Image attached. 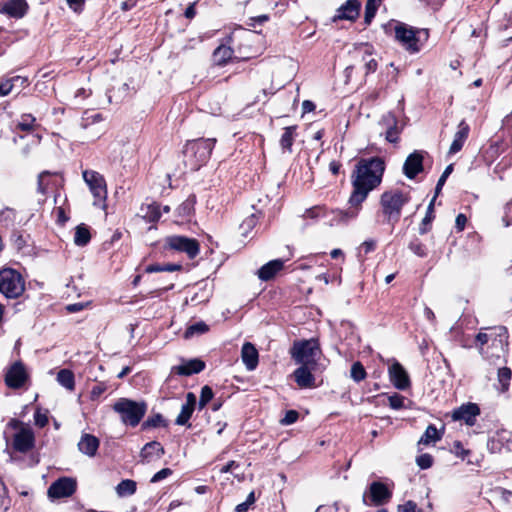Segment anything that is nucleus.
Returning <instances> with one entry per match:
<instances>
[{
	"label": "nucleus",
	"instance_id": "13d9d810",
	"mask_svg": "<svg viewBox=\"0 0 512 512\" xmlns=\"http://www.w3.org/2000/svg\"><path fill=\"white\" fill-rule=\"evenodd\" d=\"M323 210L324 209L322 207L315 206V207H312L310 209H307L305 211L304 216L307 217V218H311V219L318 218V217H320L322 215Z\"/></svg>",
	"mask_w": 512,
	"mask_h": 512
},
{
	"label": "nucleus",
	"instance_id": "423d86ee",
	"mask_svg": "<svg viewBox=\"0 0 512 512\" xmlns=\"http://www.w3.org/2000/svg\"><path fill=\"white\" fill-rule=\"evenodd\" d=\"M428 37L427 29H417L400 22L395 26L396 40L410 53L419 52Z\"/></svg>",
	"mask_w": 512,
	"mask_h": 512
},
{
	"label": "nucleus",
	"instance_id": "72a5a7b5",
	"mask_svg": "<svg viewBox=\"0 0 512 512\" xmlns=\"http://www.w3.org/2000/svg\"><path fill=\"white\" fill-rule=\"evenodd\" d=\"M137 484L134 480L124 479L116 486L119 497L131 496L136 492Z\"/></svg>",
	"mask_w": 512,
	"mask_h": 512
},
{
	"label": "nucleus",
	"instance_id": "6ab92c4d",
	"mask_svg": "<svg viewBox=\"0 0 512 512\" xmlns=\"http://www.w3.org/2000/svg\"><path fill=\"white\" fill-rule=\"evenodd\" d=\"M380 124L386 127L385 139L390 143H397L401 129L398 126V119L392 112H388L382 116Z\"/></svg>",
	"mask_w": 512,
	"mask_h": 512
},
{
	"label": "nucleus",
	"instance_id": "e433bc0d",
	"mask_svg": "<svg viewBox=\"0 0 512 512\" xmlns=\"http://www.w3.org/2000/svg\"><path fill=\"white\" fill-rule=\"evenodd\" d=\"M167 427L168 423L167 420L163 417L162 414L157 413L152 416H149L143 423H142V429H150V428H157V427Z\"/></svg>",
	"mask_w": 512,
	"mask_h": 512
},
{
	"label": "nucleus",
	"instance_id": "0eeeda50",
	"mask_svg": "<svg viewBox=\"0 0 512 512\" xmlns=\"http://www.w3.org/2000/svg\"><path fill=\"white\" fill-rule=\"evenodd\" d=\"M25 291V280L20 272L12 268L0 270V293L6 298H18Z\"/></svg>",
	"mask_w": 512,
	"mask_h": 512
},
{
	"label": "nucleus",
	"instance_id": "393cba45",
	"mask_svg": "<svg viewBox=\"0 0 512 512\" xmlns=\"http://www.w3.org/2000/svg\"><path fill=\"white\" fill-rule=\"evenodd\" d=\"M99 445L100 441L96 436L85 433L78 442V449L83 454L93 457L96 455Z\"/></svg>",
	"mask_w": 512,
	"mask_h": 512
},
{
	"label": "nucleus",
	"instance_id": "39448f33",
	"mask_svg": "<svg viewBox=\"0 0 512 512\" xmlns=\"http://www.w3.org/2000/svg\"><path fill=\"white\" fill-rule=\"evenodd\" d=\"M112 408L114 412L119 414L123 424L136 427L146 414L147 404L144 401L120 398L114 403Z\"/></svg>",
	"mask_w": 512,
	"mask_h": 512
},
{
	"label": "nucleus",
	"instance_id": "a211bd4d",
	"mask_svg": "<svg viewBox=\"0 0 512 512\" xmlns=\"http://www.w3.org/2000/svg\"><path fill=\"white\" fill-rule=\"evenodd\" d=\"M318 366L300 365L294 372L293 377L300 388L315 387V377L313 372Z\"/></svg>",
	"mask_w": 512,
	"mask_h": 512
},
{
	"label": "nucleus",
	"instance_id": "412c9836",
	"mask_svg": "<svg viewBox=\"0 0 512 512\" xmlns=\"http://www.w3.org/2000/svg\"><path fill=\"white\" fill-rule=\"evenodd\" d=\"M241 358L248 371L256 369L259 362V354L255 346L250 342H245L241 349Z\"/></svg>",
	"mask_w": 512,
	"mask_h": 512
},
{
	"label": "nucleus",
	"instance_id": "5fc2aeb1",
	"mask_svg": "<svg viewBox=\"0 0 512 512\" xmlns=\"http://www.w3.org/2000/svg\"><path fill=\"white\" fill-rule=\"evenodd\" d=\"M106 389L107 387L104 383H99L93 386L90 392L91 400H96L97 398H99L106 391Z\"/></svg>",
	"mask_w": 512,
	"mask_h": 512
},
{
	"label": "nucleus",
	"instance_id": "37998d69",
	"mask_svg": "<svg viewBox=\"0 0 512 512\" xmlns=\"http://www.w3.org/2000/svg\"><path fill=\"white\" fill-rule=\"evenodd\" d=\"M209 330V327L208 325L203 322V321H200V322H196L192 325H190L186 331H185V338H189L191 336H193L194 334H203L205 332H207Z\"/></svg>",
	"mask_w": 512,
	"mask_h": 512
},
{
	"label": "nucleus",
	"instance_id": "4d7b16f0",
	"mask_svg": "<svg viewBox=\"0 0 512 512\" xmlns=\"http://www.w3.org/2000/svg\"><path fill=\"white\" fill-rule=\"evenodd\" d=\"M376 249V241L373 239L365 240L360 246V252L364 251V254H368Z\"/></svg>",
	"mask_w": 512,
	"mask_h": 512
},
{
	"label": "nucleus",
	"instance_id": "1a4fd4ad",
	"mask_svg": "<svg viewBox=\"0 0 512 512\" xmlns=\"http://www.w3.org/2000/svg\"><path fill=\"white\" fill-rule=\"evenodd\" d=\"M392 491L386 484L380 481H374L369 486V493H364L362 501L366 506H381L390 501Z\"/></svg>",
	"mask_w": 512,
	"mask_h": 512
},
{
	"label": "nucleus",
	"instance_id": "2f4dec72",
	"mask_svg": "<svg viewBox=\"0 0 512 512\" xmlns=\"http://www.w3.org/2000/svg\"><path fill=\"white\" fill-rule=\"evenodd\" d=\"M57 381L61 386L69 391H73L75 389V377L73 372L69 369H61L57 373Z\"/></svg>",
	"mask_w": 512,
	"mask_h": 512
},
{
	"label": "nucleus",
	"instance_id": "8fccbe9b",
	"mask_svg": "<svg viewBox=\"0 0 512 512\" xmlns=\"http://www.w3.org/2000/svg\"><path fill=\"white\" fill-rule=\"evenodd\" d=\"M416 463L420 469H428L433 465V457L428 453L421 454L416 458Z\"/></svg>",
	"mask_w": 512,
	"mask_h": 512
},
{
	"label": "nucleus",
	"instance_id": "58836bf2",
	"mask_svg": "<svg viewBox=\"0 0 512 512\" xmlns=\"http://www.w3.org/2000/svg\"><path fill=\"white\" fill-rule=\"evenodd\" d=\"M511 369L508 367H502L498 370V381L501 385V391L505 392L509 388V383L511 380Z\"/></svg>",
	"mask_w": 512,
	"mask_h": 512
},
{
	"label": "nucleus",
	"instance_id": "0e129e2a",
	"mask_svg": "<svg viewBox=\"0 0 512 512\" xmlns=\"http://www.w3.org/2000/svg\"><path fill=\"white\" fill-rule=\"evenodd\" d=\"M48 175H50L49 171H43V172H41L38 175V181H37V184H38L37 190H38V192L45 193V187H44V184H43V179H44L45 176H48Z\"/></svg>",
	"mask_w": 512,
	"mask_h": 512
},
{
	"label": "nucleus",
	"instance_id": "f257e3e1",
	"mask_svg": "<svg viewBox=\"0 0 512 512\" xmlns=\"http://www.w3.org/2000/svg\"><path fill=\"white\" fill-rule=\"evenodd\" d=\"M385 163L380 157L362 158L352 173L353 191L349 204L354 208L351 211H340L341 220L355 218L360 205L366 200L368 194L378 187L382 181Z\"/></svg>",
	"mask_w": 512,
	"mask_h": 512
},
{
	"label": "nucleus",
	"instance_id": "c756f323",
	"mask_svg": "<svg viewBox=\"0 0 512 512\" xmlns=\"http://www.w3.org/2000/svg\"><path fill=\"white\" fill-rule=\"evenodd\" d=\"M297 126H288L283 129V134L280 138V146L285 152H292V145L295 138Z\"/></svg>",
	"mask_w": 512,
	"mask_h": 512
},
{
	"label": "nucleus",
	"instance_id": "3c124183",
	"mask_svg": "<svg viewBox=\"0 0 512 512\" xmlns=\"http://www.w3.org/2000/svg\"><path fill=\"white\" fill-rule=\"evenodd\" d=\"M18 80H20L19 76L0 82V96L8 95L12 91L13 82Z\"/></svg>",
	"mask_w": 512,
	"mask_h": 512
},
{
	"label": "nucleus",
	"instance_id": "c9c22d12",
	"mask_svg": "<svg viewBox=\"0 0 512 512\" xmlns=\"http://www.w3.org/2000/svg\"><path fill=\"white\" fill-rule=\"evenodd\" d=\"M435 200L436 198L433 197L432 200L430 201L428 207H427V211H426V214H425V217L423 218L420 226H419V233L421 235H424L426 234L429 230H430V224L431 222L433 221L434 219V203H435Z\"/></svg>",
	"mask_w": 512,
	"mask_h": 512
},
{
	"label": "nucleus",
	"instance_id": "09e8293b",
	"mask_svg": "<svg viewBox=\"0 0 512 512\" xmlns=\"http://www.w3.org/2000/svg\"><path fill=\"white\" fill-rule=\"evenodd\" d=\"M16 218V212L14 209L6 208L0 212V222L4 221L6 226L12 225Z\"/></svg>",
	"mask_w": 512,
	"mask_h": 512
},
{
	"label": "nucleus",
	"instance_id": "6e6552de",
	"mask_svg": "<svg viewBox=\"0 0 512 512\" xmlns=\"http://www.w3.org/2000/svg\"><path fill=\"white\" fill-rule=\"evenodd\" d=\"M164 247L186 253L189 259H194L200 252V245L196 239L181 235L166 237Z\"/></svg>",
	"mask_w": 512,
	"mask_h": 512
},
{
	"label": "nucleus",
	"instance_id": "9d476101",
	"mask_svg": "<svg viewBox=\"0 0 512 512\" xmlns=\"http://www.w3.org/2000/svg\"><path fill=\"white\" fill-rule=\"evenodd\" d=\"M82 175L85 183L88 185L95 198V203L97 201H104L107 197V188L104 177L93 170H84Z\"/></svg>",
	"mask_w": 512,
	"mask_h": 512
},
{
	"label": "nucleus",
	"instance_id": "20e7f679",
	"mask_svg": "<svg viewBox=\"0 0 512 512\" xmlns=\"http://www.w3.org/2000/svg\"><path fill=\"white\" fill-rule=\"evenodd\" d=\"M321 354L320 344L316 338L296 340L290 348L291 358L299 365L318 366Z\"/></svg>",
	"mask_w": 512,
	"mask_h": 512
},
{
	"label": "nucleus",
	"instance_id": "338daca9",
	"mask_svg": "<svg viewBox=\"0 0 512 512\" xmlns=\"http://www.w3.org/2000/svg\"><path fill=\"white\" fill-rule=\"evenodd\" d=\"M147 273L163 272V264H150L145 268Z\"/></svg>",
	"mask_w": 512,
	"mask_h": 512
},
{
	"label": "nucleus",
	"instance_id": "a18cd8bd",
	"mask_svg": "<svg viewBox=\"0 0 512 512\" xmlns=\"http://www.w3.org/2000/svg\"><path fill=\"white\" fill-rule=\"evenodd\" d=\"M453 171V164H450L448 165L445 170L443 171L442 175L440 176V178L438 179V182L436 184V187H435V195L434 197L436 198L439 193L441 192L447 178L449 177V175L452 173Z\"/></svg>",
	"mask_w": 512,
	"mask_h": 512
},
{
	"label": "nucleus",
	"instance_id": "4c0bfd02",
	"mask_svg": "<svg viewBox=\"0 0 512 512\" xmlns=\"http://www.w3.org/2000/svg\"><path fill=\"white\" fill-rule=\"evenodd\" d=\"M380 4L381 0H367L364 13V23L366 25H369L372 22Z\"/></svg>",
	"mask_w": 512,
	"mask_h": 512
},
{
	"label": "nucleus",
	"instance_id": "6e6d98bb",
	"mask_svg": "<svg viewBox=\"0 0 512 512\" xmlns=\"http://www.w3.org/2000/svg\"><path fill=\"white\" fill-rule=\"evenodd\" d=\"M34 421L38 427L43 428L48 423V417L45 413H42L40 410H37L34 414Z\"/></svg>",
	"mask_w": 512,
	"mask_h": 512
},
{
	"label": "nucleus",
	"instance_id": "69168bd1",
	"mask_svg": "<svg viewBox=\"0 0 512 512\" xmlns=\"http://www.w3.org/2000/svg\"><path fill=\"white\" fill-rule=\"evenodd\" d=\"M455 453L460 456L462 459L465 458L466 455L469 454L468 450H465L460 442H456L454 445Z\"/></svg>",
	"mask_w": 512,
	"mask_h": 512
},
{
	"label": "nucleus",
	"instance_id": "2eb2a0df",
	"mask_svg": "<svg viewBox=\"0 0 512 512\" xmlns=\"http://www.w3.org/2000/svg\"><path fill=\"white\" fill-rule=\"evenodd\" d=\"M35 436L31 428L21 427V429L14 435L13 448L17 452L27 453L34 448Z\"/></svg>",
	"mask_w": 512,
	"mask_h": 512
},
{
	"label": "nucleus",
	"instance_id": "bf43d9fd",
	"mask_svg": "<svg viewBox=\"0 0 512 512\" xmlns=\"http://www.w3.org/2000/svg\"><path fill=\"white\" fill-rule=\"evenodd\" d=\"M69 8L74 12L80 13L83 10L85 0H66Z\"/></svg>",
	"mask_w": 512,
	"mask_h": 512
},
{
	"label": "nucleus",
	"instance_id": "f8f14e48",
	"mask_svg": "<svg viewBox=\"0 0 512 512\" xmlns=\"http://www.w3.org/2000/svg\"><path fill=\"white\" fill-rule=\"evenodd\" d=\"M28 373L21 361L14 362L5 374V384L12 389H19L28 380Z\"/></svg>",
	"mask_w": 512,
	"mask_h": 512
},
{
	"label": "nucleus",
	"instance_id": "c03bdc74",
	"mask_svg": "<svg viewBox=\"0 0 512 512\" xmlns=\"http://www.w3.org/2000/svg\"><path fill=\"white\" fill-rule=\"evenodd\" d=\"M350 375L355 382H360L366 378L367 373L364 366L357 361L352 364Z\"/></svg>",
	"mask_w": 512,
	"mask_h": 512
},
{
	"label": "nucleus",
	"instance_id": "bb28decb",
	"mask_svg": "<svg viewBox=\"0 0 512 512\" xmlns=\"http://www.w3.org/2000/svg\"><path fill=\"white\" fill-rule=\"evenodd\" d=\"M140 213L145 221L155 223L161 217L160 205L157 202L144 204L140 208Z\"/></svg>",
	"mask_w": 512,
	"mask_h": 512
},
{
	"label": "nucleus",
	"instance_id": "cd10ccee",
	"mask_svg": "<svg viewBox=\"0 0 512 512\" xmlns=\"http://www.w3.org/2000/svg\"><path fill=\"white\" fill-rule=\"evenodd\" d=\"M154 454L160 459L165 454L164 447L157 441L146 443L141 451V457L149 461Z\"/></svg>",
	"mask_w": 512,
	"mask_h": 512
},
{
	"label": "nucleus",
	"instance_id": "de8ad7c7",
	"mask_svg": "<svg viewBox=\"0 0 512 512\" xmlns=\"http://www.w3.org/2000/svg\"><path fill=\"white\" fill-rule=\"evenodd\" d=\"M35 120V117L31 114H24L22 115L17 127L22 131H30L33 128Z\"/></svg>",
	"mask_w": 512,
	"mask_h": 512
},
{
	"label": "nucleus",
	"instance_id": "ea45409f",
	"mask_svg": "<svg viewBox=\"0 0 512 512\" xmlns=\"http://www.w3.org/2000/svg\"><path fill=\"white\" fill-rule=\"evenodd\" d=\"M505 447L504 439L499 436H492L488 439L487 448L491 453H500Z\"/></svg>",
	"mask_w": 512,
	"mask_h": 512
},
{
	"label": "nucleus",
	"instance_id": "c85d7f7f",
	"mask_svg": "<svg viewBox=\"0 0 512 512\" xmlns=\"http://www.w3.org/2000/svg\"><path fill=\"white\" fill-rule=\"evenodd\" d=\"M233 54L234 51L229 46L220 45L213 52V62L218 66H223L232 59Z\"/></svg>",
	"mask_w": 512,
	"mask_h": 512
},
{
	"label": "nucleus",
	"instance_id": "ddd939ff",
	"mask_svg": "<svg viewBox=\"0 0 512 512\" xmlns=\"http://www.w3.org/2000/svg\"><path fill=\"white\" fill-rule=\"evenodd\" d=\"M424 154H426V152L415 150L407 156L403 164V174L408 179H414L419 173L423 171Z\"/></svg>",
	"mask_w": 512,
	"mask_h": 512
},
{
	"label": "nucleus",
	"instance_id": "774afa93",
	"mask_svg": "<svg viewBox=\"0 0 512 512\" xmlns=\"http://www.w3.org/2000/svg\"><path fill=\"white\" fill-rule=\"evenodd\" d=\"M239 467V464L236 462V461H229L226 465H224L221 469H220V473H228L230 472L233 468H237Z\"/></svg>",
	"mask_w": 512,
	"mask_h": 512
},
{
	"label": "nucleus",
	"instance_id": "4468645a",
	"mask_svg": "<svg viewBox=\"0 0 512 512\" xmlns=\"http://www.w3.org/2000/svg\"><path fill=\"white\" fill-rule=\"evenodd\" d=\"M479 415V406L476 403L469 402L455 409L452 413V419L454 421H464L466 425L473 426Z\"/></svg>",
	"mask_w": 512,
	"mask_h": 512
},
{
	"label": "nucleus",
	"instance_id": "a19ab883",
	"mask_svg": "<svg viewBox=\"0 0 512 512\" xmlns=\"http://www.w3.org/2000/svg\"><path fill=\"white\" fill-rule=\"evenodd\" d=\"M408 248L418 257L424 258L428 255L427 247L418 238L411 240Z\"/></svg>",
	"mask_w": 512,
	"mask_h": 512
},
{
	"label": "nucleus",
	"instance_id": "f704fd0d",
	"mask_svg": "<svg viewBox=\"0 0 512 512\" xmlns=\"http://www.w3.org/2000/svg\"><path fill=\"white\" fill-rule=\"evenodd\" d=\"M90 239L91 235L88 227L84 224L78 225L74 235V243L79 247H83L90 242Z\"/></svg>",
	"mask_w": 512,
	"mask_h": 512
},
{
	"label": "nucleus",
	"instance_id": "dca6fc26",
	"mask_svg": "<svg viewBox=\"0 0 512 512\" xmlns=\"http://www.w3.org/2000/svg\"><path fill=\"white\" fill-rule=\"evenodd\" d=\"M389 379L398 390H406L410 387L411 382L407 371L398 362L395 361L388 369Z\"/></svg>",
	"mask_w": 512,
	"mask_h": 512
},
{
	"label": "nucleus",
	"instance_id": "4be33fe9",
	"mask_svg": "<svg viewBox=\"0 0 512 512\" xmlns=\"http://www.w3.org/2000/svg\"><path fill=\"white\" fill-rule=\"evenodd\" d=\"M196 403V396L194 393L189 392L186 395V402L182 405L181 411L175 420V424L180 426L187 425L193 411L195 410Z\"/></svg>",
	"mask_w": 512,
	"mask_h": 512
},
{
	"label": "nucleus",
	"instance_id": "f3484780",
	"mask_svg": "<svg viewBox=\"0 0 512 512\" xmlns=\"http://www.w3.org/2000/svg\"><path fill=\"white\" fill-rule=\"evenodd\" d=\"M361 2L360 0H347L337 10L333 16L332 21L337 22L338 20H349L355 21L360 13Z\"/></svg>",
	"mask_w": 512,
	"mask_h": 512
},
{
	"label": "nucleus",
	"instance_id": "79ce46f5",
	"mask_svg": "<svg viewBox=\"0 0 512 512\" xmlns=\"http://www.w3.org/2000/svg\"><path fill=\"white\" fill-rule=\"evenodd\" d=\"M214 397L213 390L210 386L205 385L201 388L200 399L198 402L199 410H202Z\"/></svg>",
	"mask_w": 512,
	"mask_h": 512
},
{
	"label": "nucleus",
	"instance_id": "603ef678",
	"mask_svg": "<svg viewBox=\"0 0 512 512\" xmlns=\"http://www.w3.org/2000/svg\"><path fill=\"white\" fill-rule=\"evenodd\" d=\"M299 413L296 410H288L285 416L280 420L282 425H291L298 420Z\"/></svg>",
	"mask_w": 512,
	"mask_h": 512
},
{
	"label": "nucleus",
	"instance_id": "49530a36",
	"mask_svg": "<svg viewBox=\"0 0 512 512\" xmlns=\"http://www.w3.org/2000/svg\"><path fill=\"white\" fill-rule=\"evenodd\" d=\"M388 401L390 408L394 410H400L405 408V397L398 393H394L393 395L389 396Z\"/></svg>",
	"mask_w": 512,
	"mask_h": 512
},
{
	"label": "nucleus",
	"instance_id": "b1692460",
	"mask_svg": "<svg viewBox=\"0 0 512 512\" xmlns=\"http://www.w3.org/2000/svg\"><path fill=\"white\" fill-rule=\"evenodd\" d=\"M28 3L26 0H9L2 7V12L12 18H22L27 13Z\"/></svg>",
	"mask_w": 512,
	"mask_h": 512
},
{
	"label": "nucleus",
	"instance_id": "9b49d317",
	"mask_svg": "<svg viewBox=\"0 0 512 512\" xmlns=\"http://www.w3.org/2000/svg\"><path fill=\"white\" fill-rule=\"evenodd\" d=\"M77 488V482L71 477H61L54 481L48 488V496L51 499L67 498L72 496Z\"/></svg>",
	"mask_w": 512,
	"mask_h": 512
},
{
	"label": "nucleus",
	"instance_id": "864d4df0",
	"mask_svg": "<svg viewBox=\"0 0 512 512\" xmlns=\"http://www.w3.org/2000/svg\"><path fill=\"white\" fill-rule=\"evenodd\" d=\"M171 474H172V470L170 468H163L152 476L150 482L157 483V482L167 478Z\"/></svg>",
	"mask_w": 512,
	"mask_h": 512
},
{
	"label": "nucleus",
	"instance_id": "a878e982",
	"mask_svg": "<svg viewBox=\"0 0 512 512\" xmlns=\"http://www.w3.org/2000/svg\"><path fill=\"white\" fill-rule=\"evenodd\" d=\"M284 266V261L282 259L271 260L268 263L264 264L258 271L257 275L262 281H269L274 278V276L282 270Z\"/></svg>",
	"mask_w": 512,
	"mask_h": 512
},
{
	"label": "nucleus",
	"instance_id": "7c9ffc66",
	"mask_svg": "<svg viewBox=\"0 0 512 512\" xmlns=\"http://www.w3.org/2000/svg\"><path fill=\"white\" fill-rule=\"evenodd\" d=\"M441 439V434L439 433L438 429L434 424L428 425L426 428L424 434L421 436V438L418 441V445H429L431 443H435Z\"/></svg>",
	"mask_w": 512,
	"mask_h": 512
},
{
	"label": "nucleus",
	"instance_id": "7ed1b4c3",
	"mask_svg": "<svg viewBox=\"0 0 512 512\" xmlns=\"http://www.w3.org/2000/svg\"><path fill=\"white\" fill-rule=\"evenodd\" d=\"M410 200L408 194L399 189L389 190L380 197L381 213L388 224L394 226L401 217L402 208Z\"/></svg>",
	"mask_w": 512,
	"mask_h": 512
},
{
	"label": "nucleus",
	"instance_id": "f03ea898",
	"mask_svg": "<svg viewBox=\"0 0 512 512\" xmlns=\"http://www.w3.org/2000/svg\"><path fill=\"white\" fill-rule=\"evenodd\" d=\"M215 143V138H199L187 141L183 149L184 165L190 171H198L208 162Z\"/></svg>",
	"mask_w": 512,
	"mask_h": 512
},
{
	"label": "nucleus",
	"instance_id": "e2e57ef3",
	"mask_svg": "<svg viewBox=\"0 0 512 512\" xmlns=\"http://www.w3.org/2000/svg\"><path fill=\"white\" fill-rule=\"evenodd\" d=\"M467 223V217L460 213L457 215L456 219H455V227L458 231H463L464 228H465V225Z\"/></svg>",
	"mask_w": 512,
	"mask_h": 512
},
{
	"label": "nucleus",
	"instance_id": "680f3d73",
	"mask_svg": "<svg viewBox=\"0 0 512 512\" xmlns=\"http://www.w3.org/2000/svg\"><path fill=\"white\" fill-rule=\"evenodd\" d=\"M363 60L365 61V69L366 74L373 73L377 70V61L374 58H370L366 60L365 57H363Z\"/></svg>",
	"mask_w": 512,
	"mask_h": 512
},
{
	"label": "nucleus",
	"instance_id": "5701e85b",
	"mask_svg": "<svg viewBox=\"0 0 512 512\" xmlns=\"http://www.w3.org/2000/svg\"><path fill=\"white\" fill-rule=\"evenodd\" d=\"M469 132H470L469 125L466 123L465 120H462L458 125V130L455 133L454 139L449 148V154H456L463 148L464 143L466 142V140L468 138Z\"/></svg>",
	"mask_w": 512,
	"mask_h": 512
},
{
	"label": "nucleus",
	"instance_id": "052dcab7",
	"mask_svg": "<svg viewBox=\"0 0 512 512\" xmlns=\"http://www.w3.org/2000/svg\"><path fill=\"white\" fill-rule=\"evenodd\" d=\"M416 507V503L410 500L403 505H399L397 508V512H415Z\"/></svg>",
	"mask_w": 512,
	"mask_h": 512
},
{
	"label": "nucleus",
	"instance_id": "473e14b6",
	"mask_svg": "<svg viewBox=\"0 0 512 512\" xmlns=\"http://www.w3.org/2000/svg\"><path fill=\"white\" fill-rule=\"evenodd\" d=\"M196 203V197L194 195L189 196L183 203H181L177 209V215L182 219L189 218L194 212V206Z\"/></svg>",
	"mask_w": 512,
	"mask_h": 512
},
{
	"label": "nucleus",
	"instance_id": "aec40b11",
	"mask_svg": "<svg viewBox=\"0 0 512 512\" xmlns=\"http://www.w3.org/2000/svg\"><path fill=\"white\" fill-rule=\"evenodd\" d=\"M206 367L204 361L198 358L190 359L188 361H184L182 364L173 366L171 369V373H175L180 376H191L193 374H198L202 372Z\"/></svg>",
	"mask_w": 512,
	"mask_h": 512
}]
</instances>
